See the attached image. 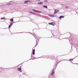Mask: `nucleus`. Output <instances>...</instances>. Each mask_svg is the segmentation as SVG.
I'll use <instances>...</instances> for the list:
<instances>
[{
	"label": "nucleus",
	"mask_w": 78,
	"mask_h": 78,
	"mask_svg": "<svg viewBox=\"0 0 78 78\" xmlns=\"http://www.w3.org/2000/svg\"><path fill=\"white\" fill-rule=\"evenodd\" d=\"M48 24H49V25H52V23H49Z\"/></svg>",
	"instance_id": "2eb2a0df"
},
{
	"label": "nucleus",
	"mask_w": 78,
	"mask_h": 78,
	"mask_svg": "<svg viewBox=\"0 0 78 78\" xmlns=\"http://www.w3.org/2000/svg\"><path fill=\"white\" fill-rule=\"evenodd\" d=\"M44 2L45 3H47V2H48V1H47V0H45L44 1Z\"/></svg>",
	"instance_id": "f8f14e48"
},
{
	"label": "nucleus",
	"mask_w": 78,
	"mask_h": 78,
	"mask_svg": "<svg viewBox=\"0 0 78 78\" xmlns=\"http://www.w3.org/2000/svg\"><path fill=\"white\" fill-rule=\"evenodd\" d=\"M54 74V69H53L52 73H51V75H53Z\"/></svg>",
	"instance_id": "7ed1b4c3"
},
{
	"label": "nucleus",
	"mask_w": 78,
	"mask_h": 78,
	"mask_svg": "<svg viewBox=\"0 0 78 78\" xmlns=\"http://www.w3.org/2000/svg\"><path fill=\"white\" fill-rule=\"evenodd\" d=\"M29 2V1H26L24 2V3H25V4H27V3H28V2Z\"/></svg>",
	"instance_id": "0eeeda50"
},
{
	"label": "nucleus",
	"mask_w": 78,
	"mask_h": 78,
	"mask_svg": "<svg viewBox=\"0 0 78 78\" xmlns=\"http://www.w3.org/2000/svg\"><path fill=\"white\" fill-rule=\"evenodd\" d=\"M42 3H43V2H38V4H40V5H42Z\"/></svg>",
	"instance_id": "6e6552de"
},
{
	"label": "nucleus",
	"mask_w": 78,
	"mask_h": 78,
	"mask_svg": "<svg viewBox=\"0 0 78 78\" xmlns=\"http://www.w3.org/2000/svg\"><path fill=\"white\" fill-rule=\"evenodd\" d=\"M33 11H34V12H36V11L35 10H34V9H33Z\"/></svg>",
	"instance_id": "4468645a"
},
{
	"label": "nucleus",
	"mask_w": 78,
	"mask_h": 78,
	"mask_svg": "<svg viewBox=\"0 0 78 78\" xmlns=\"http://www.w3.org/2000/svg\"><path fill=\"white\" fill-rule=\"evenodd\" d=\"M36 12H37L38 13H41L42 12H41V11H39L37 10L36 11Z\"/></svg>",
	"instance_id": "423d86ee"
},
{
	"label": "nucleus",
	"mask_w": 78,
	"mask_h": 78,
	"mask_svg": "<svg viewBox=\"0 0 78 78\" xmlns=\"http://www.w3.org/2000/svg\"><path fill=\"white\" fill-rule=\"evenodd\" d=\"M59 12V10L55 9V12H54V14H56L57 12Z\"/></svg>",
	"instance_id": "f257e3e1"
},
{
	"label": "nucleus",
	"mask_w": 78,
	"mask_h": 78,
	"mask_svg": "<svg viewBox=\"0 0 78 78\" xmlns=\"http://www.w3.org/2000/svg\"><path fill=\"white\" fill-rule=\"evenodd\" d=\"M18 69L20 71V72H22V68H21V67H20V68H18Z\"/></svg>",
	"instance_id": "f03ea898"
},
{
	"label": "nucleus",
	"mask_w": 78,
	"mask_h": 78,
	"mask_svg": "<svg viewBox=\"0 0 78 78\" xmlns=\"http://www.w3.org/2000/svg\"><path fill=\"white\" fill-rule=\"evenodd\" d=\"M48 16H49V17H54V16H53V15L49 14Z\"/></svg>",
	"instance_id": "20e7f679"
},
{
	"label": "nucleus",
	"mask_w": 78,
	"mask_h": 78,
	"mask_svg": "<svg viewBox=\"0 0 78 78\" xmlns=\"http://www.w3.org/2000/svg\"><path fill=\"white\" fill-rule=\"evenodd\" d=\"M8 5H10V4H8Z\"/></svg>",
	"instance_id": "5701e85b"
},
{
	"label": "nucleus",
	"mask_w": 78,
	"mask_h": 78,
	"mask_svg": "<svg viewBox=\"0 0 78 78\" xmlns=\"http://www.w3.org/2000/svg\"><path fill=\"white\" fill-rule=\"evenodd\" d=\"M64 16H60L59 18L60 19H62V18H64Z\"/></svg>",
	"instance_id": "39448f33"
},
{
	"label": "nucleus",
	"mask_w": 78,
	"mask_h": 78,
	"mask_svg": "<svg viewBox=\"0 0 78 78\" xmlns=\"http://www.w3.org/2000/svg\"><path fill=\"white\" fill-rule=\"evenodd\" d=\"M32 14H34V13H32V12H31Z\"/></svg>",
	"instance_id": "4be33fe9"
},
{
	"label": "nucleus",
	"mask_w": 78,
	"mask_h": 78,
	"mask_svg": "<svg viewBox=\"0 0 78 78\" xmlns=\"http://www.w3.org/2000/svg\"><path fill=\"white\" fill-rule=\"evenodd\" d=\"M10 21H13L14 20H13V19H10Z\"/></svg>",
	"instance_id": "ddd939ff"
},
{
	"label": "nucleus",
	"mask_w": 78,
	"mask_h": 78,
	"mask_svg": "<svg viewBox=\"0 0 78 78\" xmlns=\"http://www.w3.org/2000/svg\"><path fill=\"white\" fill-rule=\"evenodd\" d=\"M55 24L54 22H52V25H53V26H55Z\"/></svg>",
	"instance_id": "1a4fd4ad"
},
{
	"label": "nucleus",
	"mask_w": 78,
	"mask_h": 78,
	"mask_svg": "<svg viewBox=\"0 0 78 78\" xmlns=\"http://www.w3.org/2000/svg\"><path fill=\"white\" fill-rule=\"evenodd\" d=\"M55 57H54V58H55Z\"/></svg>",
	"instance_id": "b1692460"
},
{
	"label": "nucleus",
	"mask_w": 78,
	"mask_h": 78,
	"mask_svg": "<svg viewBox=\"0 0 78 78\" xmlns=\"http://www.w3.org/2000/svg\"><path fill=\"white\" fill-rule=\"evenodd\" d=\"M35 51V50L33 49V52H34Z\"/></svg>",
	"instance_id": "f3484780"
},
{
	"label": "nucleus",
	"mask_w": 78,
	"mask_h": 78,
	"mask_svg": "<svg viewBox=\"0 0 78 78\" xmlns=\"http://www.w3.org/2000/svg\"><path fill=\"white\" fill-rule=\"evenodd\" d=\"M12 25V23H10V26L11 27V25Z\"/></svg>",
	"instance_id": "6ab92c4d"
},
{
	"label": "nucleus",
	"mask_w": 78,
	"mask_h": 78,
	"mask_svg": "<svg viewBox=\"0 0 78 78\" xmlns=\"http://www.w3.org/2000/svg\"><path fill=\"white\" fill-rule=\"evenodd\" d=\"M72 60H73V59H70V61H72Z\"/></svg>",
	"instance_id": "412c9836"
},
{
	"label": "nucleus",
	"mask_w": 78,
	"mask_h": 78,
	"mask_svg": "<svg viewBox=\"0 0 78 78\" xmlns=\"http://www.w3.org/2000/svg\"><path fill=\"white\" fill-rule=\"evenodd\" d=\"M66 8H69V6H66Z\"/></svg>",
	"instance_id": "a211bd4d"
},
{
	"label": "nucleus",
	"mask_w": 78,
	"mask_h": 78,
	"mask_svg": "<svg viewBox=\"0 0 78 78\" xmlns=\"http://www.w3.org/2000/svg\"><path fill=\"white\" fill-rule=\"evenodd\" d=\"M6 19V18L5 17H3V18H1V19L2 20H3V19Z\"/></svg>",
	"instance_id": "9b49d317"
},
{
	"label": "nucleus",
	"mask_w": 78,
	"mask_h": 78,
	"mask_svg": "<svg viewBox=\"0 0 78 78\" xmlns=\"http://www.w3.org/2000/svg\"><path fill=\"white\" fill-rule=\"evenodd\" d=\"M44 8H47V6L44 5L43 6Z\"/></svg>",
	"instance_id": "9d476101"
},
{
	"label": "nucleus",
	"mask_w": 78,
	"mask_h": 78,
	"mask_svg": "<svg viewBox=\"0 0 78 78\" xmlns=\"http://www.w3.org/2000/svg\"><path fill=\"white\" fill-rule=\"evenodd\" d=\"M35 53L34 52H33V55H34Z\"/></svg>",
	"instance_id": "dca6fc26"
},
{
	"label": "nucleus",
	"mask_w": 78,
	"mask_h": 78,
	"mask_svg": "<svg viewBox=\"0 0 78 78\" xmlns=\"http://www.w3.org/2000/svg\"><path fill=\"white\" fill-rule=\"evenodd\" d=\"M9 28H10V25H9Z\"/></svg>",
	"instance_id": "aec40b11"
}]
</instances>
